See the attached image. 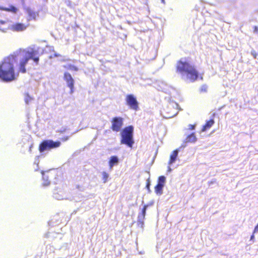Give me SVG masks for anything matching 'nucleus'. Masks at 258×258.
<instances>
[{
    "label": "nucleus",
    "instance_id": "1",
    "mask_svg": "<svg viewBox=\"0 0 258 258\" xmlns=\"http://www.w3.org/2000/svg\"><path fill=\"white\" fill-rule=\"evenodd\" d=\"M34 50H20L5 57L0 63V79L9 82L16 79L20 73L24 74L30 59L38 64L39 58Z\"/></svg>",
    "mask_w": 258,
    "mask_h": 258
},
{
    "label": "nucleus",
    "instance_id": "2",
    "mask_svg": "<svg viewBox=\"0 0 258 258\" xmlns=\"http://www.w3.org/2000/svg\"><path fill=\"white\" fill-rule=\"evenodd\" d=\"M176 70L182 77L191 82L196 81L198 79H203L202 75L199 74L196 67L187 61H184L181 59L177 61Z\"/></svg>",
    "mask_w": 258,
    "mask_h": 258
},
{
    "label": "nucleus",
    "instance_id": "3",
    "mask_svg": "<svg viewBox=\"0 0 258 258\" xmlns=\"http://www.w3.org/2000/svg\"><path fill=\"white\" fill-rule=\"evenodd\" d=\"M134 128L130 125L124 127L121 132L120 144L132 148L134 144L133 138Z\"/></svg>",
    "mask_w": 258,
    "mask_h": 258
},
{
    "label": "nucleus",
    "instance_id": "4",
    "mask_svg": "<svg viewBox=\"0 0 258 258\" xmlns=\"http://www.w3.org/2000/svg\"><path fill=\"white\" fill-rule=\"evenodd\" d=\"M179 111V105L173 101H170L163 108V113L165 117L171 118L177 114Z\"/></svg>",
    "mask_w": 258,
    "mask_h": 258
},
{
    "label": "nucleus",
    "instance_id": "5",
    "mask_svg": "<svg viewBox=\"0 0 258 258\" xmlns=\"http://www.w3.org/2000/svg\"><path fill=\"white\" fill-rule=\"evenodd\" d=\"M61 143L59 141H53L51 140H45L42 141L39 144L38 150L42 153L46 150L57 148L60 147Z\"/></svg>",
    "mask_w": 258,
    "mask_h": 258
},
{
    "label": "nucleus",
    "instance_id": "6",
    "mask_svg": "<svg viewBox=\"0 0 258 258\" xmlns=\"http://www.w3.org/2000/svg\"><path fill=\"white\" fill-rule=\"evenodd\" d=\"M7 26L3 28V29H10L13 32H22L25 31L28 25L25 23L17 22L11 25H7Z\"/></svg>",
    "mask_w": 258,
    "mask_h": 258
},
{
    "label": "nucleus",
    "instance_id": "7",
    "mask_svg": "<svg viewBox=\"0 0 258 258\" xmlns=\"http://www.w3.org/2000/svg\"><path fill=\"white\" fill-rule=\"evenodd\" d=\"M126 105L130 109L137 111L139 109V103L136 98L133 94H128L125 97Z\"/></svg>",
    "mask_w": 258,
    "mask_h": 258
},
{
    "label": "nucleus",
    "instance_id": "8",
    "mask_svg": "<svg viewBox=\"0 0 258 258\" xmlns=\"http://www.w3.org/2000/svg\"><path fill=\"white\" fill-rule=\"evenodd\" d=\"M111 129L115 132L120 131L123 122V118L121 117H114L111 119Z\"/></svg>",
    "mask_w": 258,
    "mask_h": 258
},
{
    "label": "nucleus",
    "instance_id": "9",
    "mask_svg": "<svg viewBox=\"0 0 258 258\" xmlns=\"http://www.w3.org/2000/svg\"><path fill=\"white\" fill-rule=\"evenodd\" d=\"M63 80L66 81L67 86L70 88V93L72 94L74 92L75 80L70 73L66 72L63 74Z\"/></svg>",
    "mask_w": 258,
    "mask_h": 258
},
{
    "label": "nucleus",
    "instance_id": "10",
    "mask_svg": "<svg viewBox=\"0 0 258 258\" xmlns=\"http://www.w3.org/2000/svg\"><path fill=\"white\" fill-rule=\"evenodd\" d=\"M178 150L176 149L174 150L170 155L169 160L168 161V164L171 165L174 163L178 156Z\"/></svg>",
    "mask_w": 258,
    "mask_h": 258
},
{
    "label": "nucleus",
    "instance_id": "11",
    "mask_svg": "<svg viewBox=\"0 0 258 258\" xmlns=\"http://www.w3.org/2000/svg\"><path fill=\"white\" fill-rule=\"evenodd\" d=\"M215 121L213 119H211L206 121V123L203 126L202 128V132H205L209 130L211 127L214 124Z\"/></svg>",
    "mask_w": 258,
    "mask_h": 258
},
{
    "label": "nucleus",
    "instance_id": "12",
    "mask_svg": "<svg viewBox=\"0 0 258 258\" xmlns=\"http://www.w3.org/2000/svg\"><path fill=\"white\" fill-rule=\"evenodd\" d=\"M118 163V159L116 156H112L110 158L109 161V166L110 169H111L112 167Z\"/></svg>",
    "mask_w": 258,
    "mask_h": 258
},
{
    "label": "nucleus",
    "instance_id": "13",
    "mask_svg": "<svg viewBox=\"0 0 258 258\" xmlns=\"http://www.w3.org/2000/svg\"><path fill=\"white\" fill-rule=\"evenodd\" d=\"M0 9L5 11L10 12L15 14L18 11V9L14 6H10L9 8L2 7L0 8Z\"/></svg>",
    "mask_w": 258,
    "mask_h": 258
},
{
    "label": "nucleus",
    "instance_id": "14",
    "mask_svg": "<svg viewBox=\"0 0 258 258\" xmlns=\"http://www.w3.org/2000/svg\"><path fill=\"white\" fill-rule=\"evenodd\" d=\"M11 21L8 20L7 21H2L0 20V30L6 32L7 30L9 29H3V28H5L7 26V25H11Z\"/></svg>",
    "mask_w": 258,
    "mask_h": 258
},
{
    "label": "nucleus",
    "instance_id": "15",
    "mask_svg": "<svg viewBox=\"0 0 258 258\" xmlns=\"http://www.w3.org/2000/svg\"><path fill=\"white\" fill-rule=\"evenodd\" d=\"M197 141V138L195 133H191L186 138V141L189 143H195Z\"/></svg>",
    "mask_w": 258,
    "mask_h": 258
},
{
    "label": "nucleus",
    "instance_id": "16",
    "mask_svg": "<svg viewBox=\"0 0 258 258\" xmlns=\"http://www.w3.org/2000/svg\"><path fill=\"white\" fill-rule=\"evenodd\" d=\"M163 185L157 183V185L155 186V192L156 194L159 195H161L163 193Z\"/></svg>",
    "mask_w": 258,
    "mask_h": 258
},
{
    "label": "nucleus",
    "instance_id": "17",
    "mask_svg": "<svg viewBox=\"0 0 258 258\" xmlns=\"http://www.w3.org/2000/svg\"><path fill=\"white\" fill-rule=\"evenodd\" d=\"M148 207V205H145L144 206V207L142 210L141 213L138 216L139 219H145V215H146V210H147Z\"/></svg>",
    "mask_w": 258,
    "mask_h": 258
},
{
    "label": "nucleus",
    "instance_id": "18",
    "mask_svg": "<svg viewBox=\"0 0 258 258\" xmlns=\"http://www.w3.org/2000/svg\"><path fill=\"white\" fill-rule=\"evenodd\" d=\"M63 68L67 70L74 71L75 72H77L79 70V69L77 67L73 64L64 65L63 66Z\"/></svg>",
    "mask_w": 258,
    "mask_h": 258
},
{
    "label": "nucleus",
    "instance_id": "19",
    "mask_svg": "<svg viewBox=\"0 0 258 258\" xmlns=\"http://www.w3.org/2000/svg\"><path fill=\"white\" fill-rule=\"evenodd\" d=\"M165 181H166V178H165V176H160L158 177L157 183L164 186Z\"/></svg>",
    "mask_w": 258,
    "mask_h": 258
},
{
    "label": "nucleus",
    "instance_id": "20",
    "mask_svg": "<svg viewBox=\"0 0 258 258\" xmlns=\"http://www.w3.org/2000/svg\"><path fill=\"white\" fill-rule=\"evenodd\" d=\"M102 180L104 183H106L109 177V174L105 171H103L102 173Z\"/></svg>",
    "mask_w": 258,
    "mask_h": 258
},
{
    "label": "nucleus",
    "instance_id": "21",
    "mask_svg": "<svg viewBox=\"0 0 258 258\" xmlns=\"http://www.w3.org/2000/svg\"><path fill=\"white\" fill-rule=\"evenodd\" d=\"M208 91V86L206 85H203L200 89V92L206 93Z\"/></svg>",
    "mask_w": 258,
    "mask_h": 258
},
{
    "label": "nucleus",
    "instance_id": "22",
    "mask_svg": "<svg viewBox=\"0 0 258 258\" xmlns=\"http://www.w3.org/2000/svg\"><path fill=\"white\" fill-rule=\"evenodd\" d=\"M150 179L148 178L146 182V188L149 190L150 189Z\"/></svg>",
    "mask_w": 258,
    "mask_h": 258
},
{
    "label": "nucleus",
    "instance_id": "23",
    "mask_svg": "<svg viewBox=\"0 0 258 258\" xmlns=\"http://www.w3.org/2000/svg\"><path fill=\"white\" fill-rule=\"evenodd\" d=\"M251 54L252 55V56H253V57L254 58H256V56H257V53L254 50H253L251 51Z\"/></svg>",
    "mask_w": 258,
    "mask_h": 258
},
{
    "label": "nucleus",
    "instance_id": "24",
    "mask_svg": "<svg viewBox=\"0 0 258 258\" xmlns=\"http://www.w3.org/2000/svg\"><path fill=\"white\" fill-rule=\"evenodd\" d=\"M69 139V137L68 136H66V137H64L63 138H62L61 139V140L63 142H65V141H67V140H68Z\"/></svg>",
    "mask_w": 258,
    "mask_h": 258
},
{
    "label": "nucleus",
    "instance_id": "25",
    "mask_svg": "<svg viewBox=\"0 0 258 258\" xmlns=\"http://www.w3.org/2000/svg\"><path fill=\"white\" fill-rule=\"evenodd\" d=\"M195 128V125H193V124H190L189 125V128L191 130H194Z\"/></svg>",
    "mask_w": 258,
    "mask_h": 258
},
{
    "label": "nucleus",
    "instance_id": "26",
    "mask_svg": "<svg viewBox=\"0 0 258 258\" xmlns=\"http://www.w3.org/2000/svg\"><path fill=\"white\" fill-rule=\"evenodd\" d=\"M258 231V224H257V225L254 228V232H256Z\"/></svg>",
    "mask_w": 258,
    "mask_h": 258
},
{
    "label": "nucleus",
    "instance_id": "27",
    "mask_svg": "<svg viewBox=\"0 0 258 258\" xmlns=\"http://www.w3.org/2000/svg\"><path fill=\"white\" fill-rule=\"evenodd\" d=\"M33 144H31V145H30V146L29 147V152H31V151H32V148H33Z\"/></svg>",
    "mask_w": 258,
    "mask_h": 258
},
{
    "label": "nucleus",
    "instance_id": "28",
    "mask_svg": "<svg viewBox=\"0 0 258 258\" xmlns=\"http://www.w3.org/2000/svg\"><path fill=\"white\" fill-rule=\"evenodd\" d=\"M49 183H50V182H49V181H47V182H46L45 183V185H47L49 184Z\"/></svg>",
    "mask_w": 258,
    "mask_h": 258
},
{
    "label": "nucleus",
    "instance_id": "29",
    "mask_svg": "<svg viewBox=\"0 0 258 258\" xmlns=\"http://www.w3.org/2000/svg\"><path fill=\"white\" fill-rule=\"evenodd\" d=\"M161 2H162V3L163 4H165V1L164 0H161Z\"/></svg>",
    "mask_w": 258,
    "mask_h": 258
},
{
    "label": "nucleus",
    "instance_id": "30",
    "mask_svg": "<svg viewBox=\"0 0 258 258\" xmlns=\"http://www.w3.org/2000/svg\"><path fill=\"white\" fill-rule=\"evenodd\" d=\"M26 102L28 103V100H26Z\"/></svg>",
    "mask_w": 258,
    "mask_h": 258
}]
</instances>
